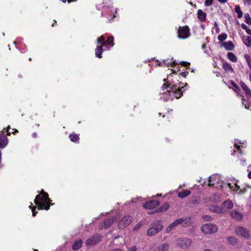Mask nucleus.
I'll use <instances>...</instances> for the list:
<instances>
[{"label":"nucleus","mask_w":251,"mask_h":251,"mask_svg":"<svg viewBox=\"0 0 251 251\" xmlns=\"http://www.w3.org/2000/svg\"><path fill=\"white\" fill-rule=\"evenodd\" d=\"M173 75H169L167 78V81L166 83L163 85V87L164 89L167 88H170L171 91L167 90L166 91L163 92L161 94L160 99L164 101H167L172 98V94L174 96L176 99L180 98L182 92L181 91V88H183L181 86L180 82H178V80L176 76L174 79H171V77Z\"/></svg>","instance_id":"f257e3e1"},{"label":"nucleus","mask_w":251,"mask_h":251,"mask_svg":"<svg viewBox=\"0 0 251 251\" xmlns=\"http://www.w3.org/2000/svg\"><path fill=\"white\" fill-rule=\"evenodd\" d=\"M34 203L38 206V209H49L50 206V200L48 197V194L43 190L40 195H37L34 200Z\"/></svg>","instance_id":"f03ea898"},{"label":"nucleus","mask_w":251,"mask_h":251,"mask_svg":"<svg viewBox=\"0 0 251 251\" xmlns=\"http://www.w3.org/2000/svg\"><path fill=\"white\" fill-rule=\"evenodd\" d=\"M183 224L184 226H188L191 225V219L190 217L181 218L176 220L174 222L170 224L166 229L167 233L174 229L178 225Z\"/></svg>","instance_id":"7ed1b4c3"},{"label":"nucleus","mask_w":251,"mask_h":251,"mask_svg":"<svg viewBox=\"0 0 251 251\" xmlns=\"http://www.w3.org/2000/svg\"><path fill=\"white\" fill-rule=\"evenodd\" d=\"M208 181L207 184L208 186H213L216 188L222 187L223 184L220 176L217 174L211 176L209 177Z\"/></svg>","instance_id":"20e7f679"},{"label":"nucleus","mask_w":251,"mask_h":251,"mask_svg":"<svg viewBox=\"0 0 251 251\" xmlns=\"http://www.w3.org/2000/svg\"><path fill=\"white\" fill-rule=\"evenodd\" d=\"M202 233L206 235H211L216 233L218 230L217 226L213 224H205L201 227Z\"/></svg>","instance_id":"39448f33"},{"label":"nucleus","mask_w":251,"mask_h":251,"mask_svg":"<svg viewBox=\"0 0 251 251\" xmlns=\"http://www.w3.org/2000/svg\"><path fill=\"white\" fill-rule=\"evenodd\" d=\"M236 234L243 238L248 239L251 237L249 230L243 227L239 226L235 229Z\"/></svg>","instance_id":"423d86ee"},{"label":"nucleus","mask_w":251,"mask_h":251,"mask_svg":"<svg viewBox=\"0 0 251 251\" xmlns=\"http://www.w3.org/2000/svg\"><path fill=\"white\" fill-rule=\"evenodd\" d=\"M132 222V217L130 216H124L119 222L118 226L120 229H124Z\"/></svg>","instance_id":"0eeeda50"},{"label":"nucleus","mask_w":251,"mask_h":251,"mask_svg":"<svg viewBox=\"0 0 251 251\" xmlns=\"http://www.w3.org/2000/svg\"><path fill=\"white\" fill-rule=\"evenodd\" d=\"M178 37L180 39H186L190 36V29L188 26L180 27L178 30Z\"/></svg>","instance_id":"6e6552de"},{"label":"nucleus","mask_w":251,"mask_h":251,"mask_svg":"<svg viewBox=\"0 0 251 251\" xmlns=\"http://www.w3.org/2000/svg\"><path fill=\"white\" fill-rule=\"evenodd\" d=\"M162 229V226L159 223H155L152 226L150 227L147 231L148 236H153L158 233Z\"/></svg>","instance_id":"1a4fd4ad"},{"label":"nucleus","mask_w":251,"mask_h":251,"mask_svg":"<svg viewBox=\"0 0 251 251\" xmlns=\"http://www.w3.org/2000/svg\"><path fill=\"white\" fill-rule=\"evenodd\" d=\"M191 243V240L188 238H180L176 241V244L183 249L187 248Z\"/></svg>","instance_id":"9d476101"},{"label":"nucleus","mask_w":251,"mask_h":251,"mask_svg":"<svg viewBox=\"0 0 251 251\" xmlns=\"http://www.w3.org/2000/svg\"><path fill=\"white\" fill-rule=\"evenodd\" d=\"M101 239V237L99 235H96L91 237L87 240L86 244L87 246H92L98 243Z\"/></svg>","instance_id":"9b49d317"},{"label":"nucleus","mask_w":251,"mask_h":251,"mask_svg":"<svg viewBox=\"0 0 251 251\" xmlns=\"http://www.w3.org/2000/svg\"><path fill=\"white\" fill-rule=\"evenodd\" d=\"M159 205V202L156 201H148L143 205V207L145 209H152L155 208Z\"/></svg>","instance_id":"f8f14e48"},{"label":"nucleus","mask_w":251,"mask_h":251,"mask_svg":"<svg viewBox=\"0 0 251 251\" xmlns=\"http://www.w3.org/2000/svg\"><path fill=\"white\" fill-rule=\"evenodd\" d=\"M220 46L224 47L226 50H233L235 48V45L231 41L222 43Z\"/></svg>","instance_id":"ddd939ff"},{"label":"nucleus","mask_w":251,"mask_h":251,"mask_svg":"<svg viewBox=\"0 0 251 251\" xmlns=\"http://www.w3.org/2000/svg\"><path fill=\"white\" fill-rule=\"evenodd\" d=\"M227 185L231 190L236 192L240 189V186L238 185V181L235 180L228 183Z\"/></svg>","instance_id":"4468645a"},{"label":"nucleus","mask_w":251,"mask_h":251,"mask_svg":"<svg viewBox=\"0 0 251 251\" xmlns=\"http://www.w3.org/2000/svg\"><path fill=\"white\" fill-rule=\"evenodd\" d=\"M198 18L201 22H204L206 20V14L201 9H199L197 11Z\"/></svg>","instance_id":"2eb2a0df"},{"label":"nucleus","mask_w":251,"mask_h":251,"mask_svg":"<svg viewBox=\"0 0 251 251\" xmlns=\"http://www.w3.org/2000/svg\"><path fill=\"white\" fill-rule=\"evenodd\" d=\"M230 215L235 220L239 221L243 218L242 215L236 210H233L230 212Z\"/></svg>","instance_id":"dca6fc26"},{"label":"nucleus","mask_w":251,"mask_h":251,"mask_svg":"<svg viewBox=\"0 0 251 251\" xmlns=\"http://www.w3.org/2000/svg\"><path fill=\"white\" fill-rule=\"evenodd\" d=\"M169 248V245L168 243H164L155 248L153 251H168Z\"/></svg>","instance_id":"f3484780"},{"label":"nucleus","mask_w":251,"mask_h":251,"mask_svg":"<svg viewBox=\"0 0 251 251\" xmlns=\"http://www.w3.org/2000/svg\"><path fill=\"white\" fill-rule=\"evenodd\" d=\"M8 140L7 137L3 134L0 135V148H4L7 144Z\"/></svg>","instance_id":"a211bd4d"},{"label":"nucleus","mask_w":251,"mask_h":251,"mask_svg":"<svg viewBox=\"0 0 251 251\" xmlns=\"http://www.w3.org/2000/svg\"><path fill=\"white\" fill-rule=\"evenodd\" d=\"M246 146V143L244 142H241L240 140H235L234 147L238 150L241 151L242 148H245ZM241 152V151H240Z\"/></svg>","instance_id":"6ab92c4d"},{"label":"nucleus","mask_w":251,"mask_h":251,"mask_svg":"<svg viewBox=\"0 0 251 251\" xmlns=\"http://www.w3.org/2000/svg\"><path fill=\"white\" fill-rule=\"evenodd\" d=\"M223 68L227 72L233 73L234 70L231 65L227 62H224L223 64Z\"/></svg>","instance_id":"aec40b11"},{"label":"nucleus","mask_w":251,"mask_h":251,"mask_svg":"<svg viewBox=\"0 0 251 251\" xmlns=\"http://www.w3.org/2000/svg\"><path fill=\"white\" fill-rule=\"evenodd\" d=\"M101 46H97L95 49V55L97 57L101 58L102 57V53L103 52V49Z\"/></svg>","instance_id":"412c9836"},{"label":"nucleus","mask_w":251,"mask_h":251,"mask_svg":"<svg viewBox=\"0 0 251 251\" xmlns=\"http://www.w3.org/2000/svg\"><path fill=\"white\" fill-rule=\"evenodd\" d=\"M240 86L244 90L246 94L251 97V91L250 88L245 84L243 82L240 83Z\"/></svg>","instance_id":"4be33fe9"},{"label":"nucleus","mask_w":251,"mask_h":251,"mask_svg":"<svg viewBox=\"0 0 251 251\" xmlns=\"http://www.w3.org/2000/svg\"><path fill=\"white\" fill-rule=\"evenodd\" d=\"M190 194L191 192L189 190L185 189L183 190L182 192H179L178 193V197L182 199L188 196Z\"/></svg>","instance_id":"5701e85b"},{"label":"nucleus","mask_w":251,"mask_h":251,"mask_svg":"<svg viewBox=\"0 0 251 251\" xmlns=\"http://www.w3.org/2000/svg\"><path fill=\"white\" fill-rule=\"evenodd\" d=\"M114 219L113 218L108 219L104 221L103 223V226H102V228L104 227L105 228H108L111 224L113 223Z\"/></svg>","instance_id":"b1692460"},{"label":"nucleus","mask_w":251,"mask_h":251,"mask_svg":"<svg viewBox=\"0 0 251 251\" xmlns=\"http://www.w3.org/2000/svg\"><path fill=\"white\" fill-rule=\"evenodd\" d=\"M82 245V241L81 240H77L74 243L72 248L74 250L76 251L81 248Z\"/></svg>","instance_id":"393cba45"},{"label":"nucleus","mask_w":251,"mask_h":251,"mask_svg":"<svg viewBox=\"0 0 251 251\" xmlns=\"http://www.w3.org/2000/svg\"><path fill=\"white\" fill-rule=\"evenodd\" d=\"M228 59L232 62H236L237 58L236 55L232 52H229L227 54Z\"/></svg>","instance_id":"a878e982"},{"label":"nucleus","mask_w":251,"mask_h":251,"mask_svg":"<svg viewBox=\"0 0 251 251\" xmlns=\"http://www.w3.org/2000/svg\"><path fill=\"white\" fill-rule=\"evenodd\" d=\"M246 192H250L251 193V187L250 186H247L246 187L242 188L239 192V193L240 194H244Z\"/></svg>","instance_id":"bb28decb"},{"label":"nucleus","mask_w":251,"mask_h":251,"mask_svg":"<svg viewBox=\"0 0 251 251\" xmlns=\"http://www.w3.org/2000/svg\"><path fill=\"white\" fill-rule=\"evenodd\" d=\"M223 207L226 209H230L233 207V203L231 201H226L223 203Z\"/></svg>","instance_id":"cd10ccee"},{"label":"nucleus","mask_w":251,"mask_h":251,"mask_svg":"<svg viewBox=\"0 0 251 251\" xmlns=\"http://www.w3.org/2000/svg\"><path fill=\"white\" fill-rule=\"evenodd\" d=\"M97 43L98 44H101V47H104L106 45L105 42V37L103 35H101L99 38L97 39Z\"/></svg>","instance_id":"c85d7f7f"},{"label":"nucleus","mask_w":251,"mask_h":251,"mask_svg":"<svg viewBox=\"0 0 251 251\" xmlns=\"http://www.w3.org/2000/svg\"><path fill=\"white\" fill-rule=\"evenodd\" d=\"M243 40L244 43L245 44V45L247 46L250 47L251 46V40L249 36H243Z\"/></svg>","instance_id":"c756f323"},{"label":"nucleus","mask_w":251,"mask_h":251,"mask_svg":"<svg viewBox=\"0 0 251 251\" xmlns=\"http://www.w3.org/2000/svg\"><path fill=\"white\" fill-rule=\"evenodd\" d=\"M235 12L237 14V17L241 18L243 17V12H242L240 7L239 5L235 6Z\"/></svg>","instance_id":"7c9ffc66"},{"label":"nucleus","mask_w":251,"mask_h":251,"mask_svg":"<svg viewBox=\"0 0 251 251\" xmlns=\"http://www.w3.org/2000/svg\"><path fill=\"white\" fill-rule=\"evenodd\" d=\"M209 210L212 212L216 213H221L222 212V210L220 207L214 205L211 206L209 208Z\"/></svg>","instance_id":"2f4dec72"},{"label":"nucleus","mask_w":251,"mask_h":251,"mask_svg":"<svg viewBox=\"0 0 251 251\" xmlns=\"http://www.w3.org/2000/svg\"><path fill=\"white\" fill-rule=\"evenodd\" d=\"M169 207V204L166 203L161 206L159 209H157V212H163L166 211Z\"/></svg>","instance_id":"473e14b6"},{"label":"nucleus","mask_w":251,"mask_h":251,"mask_svg":"<svg viewBox=\"0 0 251 251\" xmlns=\"http://www.w3.org/2000/svg\"><path fill=\"white\" fill-rule=\"evenodd\" d=\"M70 140L72 142H76L79 140V136L78 135L75 134H71L69 136Z\"/></svg>","instance_id":"72a5a7b5"},{"label":"nucleus","mask_w":251,"mask_h":251,"mask_svg":"<svg viewBox=\"0 0 251 251\" xmlns=\"http://www.w3.org/2000/svg\"><path fill=\"white\" fill-rule=\"evenodd\" d=\"M227 37V35L226 33H223L218 36V39L222 42L225 40Z\"/></svg>","instance_id":"f704fd0d"},{"label":"nucleus","mask_w":251,"mask_h":251,"mask_svg":"<svg viewBox=\"0 0 251 251\" xmlns=\"http://www.w3.org/2000/svg\"><path fill=\"white\" fill-rule=\"evenodd\" d=\"M227 241L229 243H230V244H231L232 245H234L236 244V243L237 242V239L235 237H228L227 239Z\"/></svg>","instance_id":"c9c22d12"},{"label":"nucleus","mask_w":251,"mask_h":251,"mask_svg":"<svg viewBox=\"0 0 251 251\" xmlns=\"http://www.w3.org/2000/svg\"><path fill=\"white\" fill-rule=\"evenodd\" d=\"M244 57L246 59V60L247 61V63L249 68L251 70V58L248 54H245Z\"/></svg>","instance_id":"e433bc0d"},{"label":"nucleus","mask_w":251,"mask_h":251,"mask_svg":"<svg viewBox=\"0 0 251 251\" xmlns=\"http://www.w3.org/2000/svg\"><path fill=\"white\" fill-rule=\"evenodd\" d=\"M220 196L219 195L215 194L210 198V201L211 202H216L220 200Z\"/></svg>","instance_id":"4c0bfd02"},{"label":"nucleus","mask_w":251,"mask_h":251,"mask_svg":"<svg viewBox=\"0 0 251 251\" xmlns=\"http://www.w3.org/2000/svg\"><path fill=\"white\" fill-rule=\"evenodd\" d=\"M113 41H114V37L112 36H109L107 40L106 44H107L108 45H110L111 47H113L114 45V43H113Z\"/></svg>","instance_id":"58836bf2"},{"label":"nucleus","mask_w":251,"mask_h":251,"mask_svg":"<svg viewBox=\"0 0 251 251\" xmlns=\"http://www.w3.org/2000/svg\"><path fill=\"white\" fill-rule=\"evenodd\" d=\"M241 27L243 29L246 30V31L248 34L251 35V29L249 27H248L245 24H242Z\"/></svg>","instance_id":"ea45409f"},{"label":"nucleus","mask_w":251,"mask_h":251,"mask_svg":"<svg viewBox=\"0 0 251 251\" xmlns=\"http://www.w3.org/2000/svg\"><path fill=\"white\" fill-rule=\"evenodd\" d=\"M245 22L249 25H251V18L248 13L245 15Z\"/></svg>","instance_id":"a19ab883"},{"label":"nucleus","mask_w":251,"mask_h":251,"mask_svg":"<svg viewBox=\"0 0 251 251\" xmlns=\"http://www.w3.org/2000/svg\"><path fill=\"white\" fill-rule=\"evenodd\" d=\"M231 84L233 87V89L234 91H235L236 92H238L239 91V87L233 81L231 82Z\"/></svg>","instance_id":"79ce46f5"},{"label":"nucleus","mask_w":251,"mask_h":251,"mask_svg":"<svg viewBox=\"0 0 251 251\" xmlns=\"http://www.w3.org/2000/svg\"><path fill=\"white\" fill-rule=\"evenodd\" d=\"M202 219L205 221H211L213 219L212 217L209 215L202 216Z\"/></svg>","instance_id":"37998d69"},{"label":"nucleus","mask_w":251,"mask_h":251,"mask_svg":"<svg viewBox=\"0 0 251 251\" xmlns=\"http://www.w3.org/2000/svg\"><path fill=\"white\" fill-rule=\"evenodd\" d=\"M213 2V0H205L204 1V5L206 6H209L211 5Z\"/></svg>","instance_id":"c03bdc74"},{"label":"nucleus","mask_w":251,"mask_h":251,"mask_svg":"<svg viewBox=\"0 0 251 251\" xmlns=\"http://www.w3.org/2000/svg\"><path fill=\"white\" fill-rule=\"evenodd\" d=\"M142 226L141 223L137 224L133 228V230L134 231H137L138 229H139Z\"/></svg>","instance_id":"a18cd8bd"},{"label":"nucleus","mask_w":251,"mask_h":251,"mask_svg":"<svg viewBox=\"0 0 251 251\" xmlns=\"http://www.w3.org/2000/svg\"><path fill=\"white\" fill-rule=\"evenodd\" d=\"M128 251H136L137 248L135 246H132L129 248Z\"/></svg>","instance_id":"49530a36"},{"label":"nucleus","mask_w":251,"mask_h":251,"mask_svg":"<svg viewBox=\"0 0 251 251\" xmlns=\"http://www.w3.org/2000/svg\"><path fill=\"white\" fill-rule=\"evenodd\" d=\"M180 63L184 66H187L190 65V63L185 61H182Z\"/></svg>","instance_id":"de8ad7c7"},{"label":"nucleus","mask_w":251,"mask_h":251,"mask_svg":"<svg viewBox=\"0 0 251 251\" xmlns=\"http://www.w3.org/2000/svg\"><path fill=\"white\" fill-rule=\"evenodd\" d=\"M176 64V61L175 60V61H173V62H172L167 63V66H169V65H170V66H173V65H175V64Z\"/></svg>","instance_id":"09e8293b"},{"label":"nucleus","mask_w":251,"mask_h":251,"mask_svg":"<svg viewBox=\"0 0 251 251\" xmlns=\"http://www.w3.org/2000/svg\"><path fill=\"white\" fill-rule=\"evenodd\" d=\"M36 209V207H33L32 208V215L33 216H35L36 215V212L35 211V210Z\"/></svg>","instance_id":"8fccbe9b"},{"label":"nucleus","mask_w":251,"mask_h":251,"mask_svg":"<svg viewBox=\"0 0 251 251\" xmlns=\"http://www.w3.org/2000/svg\"><path fill=\"white\" fill-rule=\"evenodd\" d=\"M245 1V3H247L248 5H251V0H244Z\"/></svg>","instance_id":"3c124183"},{"label":"nucleus","mask_w":251,"mask_h":251,"mask_svg":"<svg viewBox=\"0 0 251 251\" xmlns=\"http://www.w3.org/2000/svg\"><path fill=\"white\" fill-rule=\"evenodd\" d=\"M187 74H188V73H186V72H182V73H181V75L182 76H183V77H185L186 76V75H187Z\"/></svg>","instance_id":"603ef678"},{"label":"nucleus","mask_w":251,"mask_h":251,"mask_svg":"<svg viewBox=\"0 0 251 251\" xmlns=\"http://www.w3.org/2000/svg\"><path fill=\"white\" fill-rule=\"evenodd\" d=\"M227 0H218V1L222 3H225L226 2Z\"/></svg>","instance_id":"864d4df0"},{"label":"nucleus","mask_w":251,"mask_h":251,"mask_svg":"<svg viewBox=\"0 0 251 251\" xmlns=\"http://www.w3.org/2000/svg\"><path fill=\"white\" fill-rule=\"evenodd\" d=\"M76 0H64V3L66 1H68L69 3L72 2V1H76Z\"/></svg>","instance_id":"5fc2aeb1"},{"label":"nucleus","mask_w":251,"mask_h":251,"mask_svg":"<svg viewBox=\"0 0 251 251\" xmlns=\"http://www.w3.org/2000/svg\"><path fill=\"white\" fill-rule=\"evenodd\" d=\"M111 251H123L121 249H116L112 250Z\"/></svg>","instance_id":"6e6d98bb"},{"label":"nucleus","mask_w":251,"mask_h":251,"mask_svg":"<svg viewBox=\"0 0 251 251\" xmlns=\"http://www.w3.org/2000/svg\"><path fill=\"white\" fill-rule=\"evenodd\" d=\"M8 130H9L8 129H7L6 130H5L4 132H7V135H10L11 133H10V132H9Z\"/></svg>","instance_id":"4d7b16f0"},{"label":"nucleus","mask_w":251,"mask_h":251,"mask_svg":"<svg viewBox=\"0 0 251 251\" xmlns=\"http://www.w3.org/2000/svg\"><path fill=\"white\" fill-rule=\"evenodd\" d=\"M32 136L34 138L36 137H37V133H34L33 134H32Z\"/></svg>","instance_id":"13d9d810"},{"label":"nucleus","mask_w":251,"mask_h":251,"mask_svg":"<svg viewBox=\"0 0 251 251\" xmlns=\"http://www.w3.org/2000/svg\"><path fill=\"white\" fill-rule=\"evenodd\" d=\"M248 177L250 178H251V171L248 174Z\"/></svg>","instance_id":"bf43d9fd"},{"label":"nucleus","mask_w":251,"mask_h":251,"mask_svg":"<svg viewBox=\"0 0 251 251\" xmlns=\"http://www.w3.org/2000/svg\"><path fill=\"white\" fill-rule=\"evenodd\" d=\"M220 31V29L218 27H217V29H216V32L217 33H219Z\"/></svg>","instance_id":"052dcab7"},{"label":"nucleus","mask_w":251,"mask_h":251,"mask_svg":"<svg viewBox=\"0 0 251 251\" xmlns=\"http://www.w3.org/2000/svg\"><path fill=\"white\" fill-rule=\"evenodd\" d=\"M203 251H211V250H209V249H206V250H203Z\"/></svg>","instance_id":"680f3d73"},{"label":"nucleus","mask_w":251,"mask_h":251,"mask_svg":"<svg viewBox=\"0 0 251 251\" xmlns=\"http://www.w3.org/2000/svg\"><path fill=\"white\" fill-rule=\"evenodd\" d=\"M214 25H215V26H216V27H218V24H217L216 23H214Z\"/></svg>","instance_id":"e2e57ef3"},{"label":"nucleus","mask_w":251,"mask_h":251,"mask_svg":"<svg viewBox=\"0 0 251 251\" xmlns=\"http://www.w3.org/2000/svg\"><path fill=\"white\" fill-rule=\"evenodd\" d=\"M245 107H246V108H249L250 106H249V105H248V106H246V105L245 104Z\"/></svg>","instance_id":"0e129e2a"},{"label":"nucleus","mask_w":251,"mask_h":251,"mask_svg":"<svg viewBox=\"0 0 251 251\" xmlns=\"http://www.w3.org/2000/svg\"><path fill=\"white\" fill-rule=\"evenodd\" d=\"M249 76H250V80L251 81V73L250 74Z\"/></svg>","instance_id":"69168bd1"},{"label":"nucleus","mask_w":251,"mask_h":251,"mask_svg":"<svg viewBox=\"0 0 251 251\" xmlns=\"http://www.w3.org/2000/svg\"><path fill=\"white\" fill-rule=\"evenodd\" d=\"M158 65H163V64H162V63L159 62V64H158Z\"/></svg>","instance_id":"338daca9"},{"label":"nucleus","mask_w":251,"mask_h":251,"mask_svg":"<svg viewBox=\"0 0 251 251\" xmlns=\"http://www.w3.org/2000/svg\"><path fill=\"white\" fill-rule=\"evenodd\" d=\"M172 71H173L174 73L176 72V70H173Z\"/></svg>","instance_id":"774afa93"}]
</instances>
